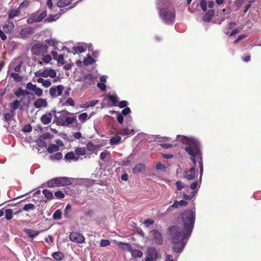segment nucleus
Instances as JSON below:
<instances>
[{"label": "nucleus", "instance_id": "49", "mask_svg": "<svg viewBox=\"0 0 261 261\" xmlns=\"http://www.w3.org/2000/svg\"><path fill=\"white\" fill-rule=\"evenodd\" d=\"M51 60V57L49 55H45L42 57V61L45 64L48 63Z\"/></svg>", "mask_w": 261, "mask_h": 261}, {"label": "nucleus", "instance_id": "55", "mask_svg": "<svg viewBox=\"0 0 261 261\" xmlns=\"http://www.w3.org/2000/svg\"><path fill=\"white\" fill-rule=\"evenodd\" d=\"M154 222L153 220L148 219L144 221V224L146 227H148L149 226L153 224Z\"/></svg>", "mask_w": 261, "mask_h": 261}, {"label": "nucleus", "instance_id": "42", "mask_svg": "<svg viewBox=\"0 0 261 261\" xmlns=\"http://www.w3.org/2000/svg\"><path fill=\"white\" fill-rule=\"evenodd\" d=\"M13 211L11 209H6L5 211V218L7 220H9L12 218Z\"/></svg>", "mask_w": 261, "mask_h": 261}, {"label": "nucleus", "instance_id": "6", "mask_svg": "<svg viewBox=\"0 0 261 261\" xmlns=\"http://www.w3.org/2000/svg\"><path fill=\"white\" fill-rule=\"evenodd\" d=\"M57 73L55 70L52 68H45L42 71L35 73V76H41L44 78L49 77L54 78L56 76Z\"/></svg>", "mask_w": 261, "mask_h": 261}, {"label": "nucleus", "instance_id": "59", "mask_svg": "<svg viewBox=\"0 0 261 261\" xmlns=\"http://www.w3.org/2000/svg\"><path fill=\"white\" fill-rule=\"evenodd\" d=\"M47 16V12L46 10H44L41 12H39V17L40 19V21H41L43 19L45 18Z\"/></svg>", "mask_w": 261, "mask_h": 261}, {"label": "nucleus", "instance_id": "40", "mask_svg": "<svg viewBox=\"0 0 261 261\" xmlns=\"http://www.w3.org/2000/svg\"><path fill=\"white\" fill-rule=\"evenodd\" d=\"M28 93L25 90L22 89L21 88H19L15 92V94L17 97H20L23 95L24 96L26 94H28Z\"/></svg>", "mask_w": 261, "mask_h": 261}, {"label": "nucleus", "instance_id": "48", "mask_svg": "<svg viewBox=\"0 0 261 261\" xmlns=\"http://www.w3.org/2000/svg\"><path fill=\"white\" fill-rule=\"evenodd\" d=\"M47 186L50 188L57 187L56 178L49 180L47 183Z\"/></svg>", "mask_w": 261, "mask_h": 261}, {"label": "nucleus", "instance_id": "63", "mask_svg": "<svg viewBox=\"0 0 261 261\" xmlns=\"http://www.w3.org/2000/svg\"><path fill=\"white\" fill-rule=\"evenodd\" d=\"M166 168L165 165L161 163H158L156 165L155 168L156 169H163Z\"/></svg>", "mask_w": 261, "mask_h": 261}, {"label": "nucleus", "instance_id": "57", "mask_svg": "<svg viewBox=\"0 0 261 261\" xmlns=\"http://www.w3.org/2000/svg\"><path fill=\"white\" fill-rule=\"evenodd\" d=\"M32 126L30 124L25 125L22 128L23 131L25 133L31 132L32 131Z\"/></svg>", "mask_w": 261, "mask_h": 261}, {"label": "nucleus", "instance_id": "60", "mask_svg": "<svg viewBox=\"0 0 261 261\" xmlns=\"http://www.w3.org/2000/svg\"><path fill=\"white\" fill-rule=\"evenodd\" d=\"M56 61L58 62V63L61 64L62 65H63L65 63L63 56L62 55H59V56L56 59Z\"/></svg>", "mask_w": 261, "mask_h": 261}, {"label": "nucleus", "instance_id": "24", "mask_svg": "<svg viewBox=\"0 0 261 261\" xmlns=\"http://www.w3.org/2000/svg\"><path fill=\"white\" fill-rule=\"evenodd\" d=\"M32 32V29L31 27H27L22 29L19 33L21 38H25Z\"/></svg>", "mask_w": 261, "mask_h": 261}, {"label": "nucleus", "instance_id": "4", "mask_svg": "<svg viewBox=\"0 0 261 261\" xmlns=\"http://www.w3.org/2000/svg\"><path fill=\"white\" fill-rule=\"evenodd\" d=\"M199 6L203 12H206L207 11V7L211 9L206 12L202 18L204 22H210L214 15V11L212 9L214 6V2L206 1V0H201L200 2Z\"/></svg>", "mask_w": 261, "mask_h": 261}, {"label": "nucleus", "instance_id": "46", "mask_svg": "<svg viewBox=\"0 0 261 261\" xmlns=\"http://www.w3.org/2000/svg\"><path fill=\"white\" fill-rule=\"evenodd\" d=\"M58 18L57 15H49L47 18L45 19L44 21L46 22H50L57 20Z\"/></svg>", "mask_w": 261, "mask_h": 261}, {"label": "nucleus", "instance_id": "20", "mask_svg": "<svg viewBox=\"0 0 261 261\" xmlns=\"http://www.w3.org/2000/svg\"><path fill=\"white\" fill-rule=\"evenodd\" d=\"M79 81L84 82L85 84L90 85L93 82V76L91 74H87L83 78L79 79Z\"/></svg>", "mask_w": 261, "mask_h": 261}, {"label": "nucleus", "instance_id": "26", "mask_svg": "<svg viewBox=\"0 0 261 261\" xmlns=\"http://www.w3.org/2000/svg\"><path fill=\"white\" fill-rule=\"evenodd\" d=\"M129 252L131 253L132 256L135 258H140L143 255L142 252L140 250L135 249H133L132 248Z\"/></svg>", "mask_w": 261, "mask_h": 261}, {"label": "nucleus", "instance_id": "19", "mask_svg": "<svg viewBox=\"0 0 261 261\" xmlns=\"http://www.w3.org/2000/svg\"><path fill=\"white\" fill-rule=\"evenodd\" d=\"M196 172L195 168L192 167L189 170L185 171V177L188 180H193L195 178Z\"/></svg>", "mask_w": 261, "mask_h": 261}, {"label": "nucleus", "instance_id": "33", "mask_svg": "<svg viewBox=\"0 0 261 261\" xmlns=\"http://www.w3.org/2000/svg\"><path fill=\"white\" fill-rule=\"evenodd\" d=\"M52 257L57 260H61L64 258V254L61 252H56L52 254Z\"/></svg>", "mask_w": 261, "mask_h": 261}, {"label": "nucleus", "instance_id": "38", "mask_svg": "<svg viewBox=\"0 0 261 261\" xmlns=\"http://www.w3.org/2000/svg\"><path fill=\"white\" fill-rule=\"evenodd\" d=\"M121 140V138L119 136H116L110 139V144L115 145L118 144Z\"/></svg>", "mask_w": 261, "mask_h": 261}, {"label": "nucleus", "instance_id": "3", "mask_svg": "<svg viewBox=\"0 0 261 261\" xmlns=\"http://www.w3.org/2000/svg\"><path fill=\"white\" fill-rule=\"evenodd\" d=\"M156 8L160 18L166 24H172L175 18V10L169 6L167 0H157Z\"/></svg>", "mask_w": 261, "mask_h": 261}, {"label": "nucleus", "instance_id": "35", "mask_svg": "<svg viewBox=\"0 0 261 261\" xmlns=\"http://www.w3.org/2000/svg\"><path fill=\"white\" fill-rule=\"evenodd\" d=\"M63 157L62 154L61 152H58L54 155H50L49 159L52 160H60Z\"/></svg>", "mask_w": 261, "mask_h": 261}, {"label": "nucleus", "instance_id": "28", "mask_svg": "<svg viewBox=\"0 0 261 261\" xmlns=\"http://www.w3.org/2000/svg\"><path fill=\"white\" fill-rule=\"evenodd\" d=\"M20 14V11L18 9H11L8 14L9 19H12L15 17L18 16Z\"/></svg>", "mask_w": 261, "mask_h": 261}, {"label": "nucleus", "instance_id": "22", "mask_svg": "<svg viewBox=\"0 0 261 261\" xmlns=\"http://www.w3.org/2000/svg\"><path fill=\"white\" fill-rule=\"evenodd\" d=\"M145 165L142 163L137 164L135 167L133 168V172L134 174H138L140 172H143L145 171Z\"/></svg>", "mask_w": 261, "mask_h": 261}, {"label": "nucleus", "instance_id": "53", "mask_svg": "<svg viewBox=\"0 0 261 261\" xmlns=\"http://www.w3.org/2000/svg\"><path fill=\"white\" fill-rule=\"evenodd\" d=\"M55 195L58 199H62L64 197V194L62 191H60L56 192Z\"/></svg>", "mask_w": 261, "mask_h": 261}, {"label": "nucleus", "instance_id": "32", "mask_svg": "<svg viewBox=\"0 0 261 261\" xmlns=\"http://www.w3.org/2000/svg\"><path fill=\"white\" fill-rule=\"evenodd\" d=\"M59 149V148L58 145L54 144H50L49 145L47 150L49 153H52L54 152L58 151Z\"/></svg>", "mask_w": 261, "mask_h": 261}, {"label": "nucleus", "instance_id": "37", "mask_svg": "<svg viewBox=\"0 0 261 261\" xmlns=\"http://www.w3.org/2000/svg\"><path fill=\"white\" fill-rule=\"evenodd\" d=\"M87 148L88 150L92 151L96 150L98 148V146L92 142H89L87 145Z\"/></svg>", "mask_w": 261, "mask_h": 261}, {"label": "nucleus", "instance_id": "5", "mask_svg": "<svg viewBox=\"0 0 261 261\" xmlns=\"http://www.w3.org/2000/svg\"><path fill=\"white\" fill-rule=\"evenodd\" d=\"M149 241L152 244L161 245L163 244V237L161 233L156 229H153L150 231Z\"/></svg>", "mask_w": 261, "mask_h": 261}, {"label": "nucleus", "instance_id": "61", "mask_svg": "<svg viewBox=\"0 0 261 261\" xmlns=\"http://www.w3.org/2000/svg\"><path fill=\"white\" fill-rule=\"evenodd\" d=\"M20 105V102L18 100H15L12 103V108L13 110L17 109Z\"/></svg>", "mask_w": 261, "mask_h": 261}, {"label": "nucleus", "instance_id": "43", "mask_svg": "<svg viewBox=\"0 0 261 261\" xmlns=\"http://www.w3.org/2000/svg\"><path fill=\"white\" fill-rule=\"evenodd\" d=\"M42 193L43 194L44 196L48 199H51L53 198V193L46 189L43 190L42 191Z\"/></svg>", "mask_w": 261, "mask_h": 261}, {"label": "nucleus", "instance_id": "30", "mask_svg": "<svg viewBox=\"0 0 261 261\" xmlns=\"http://www.w3.org/2000/svg\"><path fill=\"white\" fill-rule=\"evenodd\" d=\"M65 159L67 160H74L76 161L79 160V157H75V154L73 152H69L65 154Z\"/></svg>", "mask_w": 261, "mask_h": 261}, {"label": "nucleus", "instance_id": "1", "mask_svg": "<svg viewBox=\"0 0 261 261\" xmlns=\"http://www.w3.org/2000/svg\"><path fill=\"white\" fill-rule=\"evenodd\" d=\"M180 218L181 226H172L169 228L170 239L173 244V250L176 253L182 252L192 231L195 213L191 210L185 211L180 214Z\"/></svg>", "mask_w": 261, "mask_h": 261}, {"label": "nucleus", "instance_id": "21", "mask_svg": "<svg viewBox=\"0 0 261 261\" xmlns=\"http://www.w3.org/2000/svg\"><path fill=\"white\" fill-rule=\"evenodd\" d=\"M53 118V114L51 113H48L45 114H44L41 117V122L45 125L49 124Z\"/></svg>", "mask_w": 261, "mask_h": 261}, {"label": "nucleus", "instance_id": "56", "mask_svg": "<svg viewBox=\"0 0 261 261\" xmlns=\"http://www.w3.org/2000/svg\"><path fill=\"white\" fill-rule=\"evenodd\" d=\"M51 85V81L49 79L44 80L43 84H42V85L45 88H48V87H50Z\"/></svg>", "mask_w": 261, "mask_h": 261}, {"label": "nucleus", "instance_id": "14", "mask_svg": "<svg viewBox=\"0 0 261 261\" xmlns=\"http://www.w3.org/2000/svg\"><path fill=\"white\" fill-rule=\"evenodd\" d=\"M87 47L86 44L84 43H79L77 46L72 47V49L73 51V54H81L86 51Z\"/></svg>", "mask_w": 261, "mask_h": 261}, {"label": "nucleus", "instance_id": "29", "mask_svg": "<svg viewBox=\"0 0 261 261\" xmlns=\"http://www.w3.org/2000/svg\"><path fill=\"white\" fill-rule=\"evenodd\" d=\"M45 42L47 43L49 46H54V49H58V47H57V45L58 44V42L56 39L50 38L49 39L46 40Z\"/></svg>", "mask_w": 261, "mask_h": 261}, {"label": "nucleus", "instance_id": "17", "mask_svg": "<svg viewBox=\"0 0 261 261\" xmlns=\"http://www.w3.org/2000/svg\"><path fill=\"white\" fill-rule=\"evenodd\" d=\"M34 106L37 109L45 108L47 106V100L44 98H39L34 102Z\"/></svg>", "mask_w": 261, "mask_h": 261}, {"label": "nucleus", "instance_id": "52", "mask_svg": "<svg viewBox=\"0 0 261 261\" xmlns=\"http://www.w3.org/2000/svg\"><path fill=\"white\" fill-rule=\"evenodd\" d=\"M110 242L108 240H102L100 243V247H103L109 246Z\"/></svg>", "mask_w": 261, "mask_h": 261}, {"label": "nucleus", "instance_id": "23", "mask_svg": "<svg viewBox=\"0 0 261 261\" xmlns=\"http://www.w3.org/2000/svg\"><path fill=\"white\" fill-rule=\"evenodd\" d=\"M117 245L121 249L126 252H130L132 248L131 245L126 243L119 242Z\"/></svg>", "mask_w": 261, "mask_h": 261}, {"label": "nucleus", "instance_id": "64", "mask_svg": "<svg viewBox=\"0 0 261 261\" xmlns=\"http://www.w3.org/2000/svg\"><path fill=\"white\" fill-rule=\"evenodd\" d=\"M128 105V102L127 101L123 100L119 102V107L120 108H123L126 107Z\"/></svg>", "mask_w": 261, "mask_h": 261}, {"label": "nucleus", "instance_id": "18", "mask_svg": "<svg viewBox=\"0 0 261 261\" xmlns=\"http://www.w3.org/2000/svg\"><path fill=\"white\" fill-rule=\"evenodd\" d=\"M57 187L65 186L71 184V182L67 177L56 178Z\"/></svg>", "mask_w": 261, "mask_h": 261}, {"label": "nucleus", "instance_id": "39", "mask_svg": "<svg viewBox=\"0 0 261 261\" xmlns=\"http://www.w3.org/2000/svg\"><path fill=\"white\" fill-rule=\"evenodd\" d=\"M53 217L55 220H60L62 217V212L60 210L56 211L53 214Z\"/></svg>", "mask_w": 261, "mask_h": 261}, {"label": "nucleus", "instance_id": "10", "mask_svg": "<svg viewBox=\"0 0 261 261\" xmlns=\"http://www.w3.org/2000/svg\"><path fill=\"white\" fill-rule=\"evenodd\" d=\"M32 50L34 54L38 56L46 53L48 50V46L46 44H37L33 46Z\"/></svg>", "mask_w": 261, "mask_h": 261}, {"label": "nucleus", "instance_id": "12", "mask_svg": "<svg viewBox=\"0 0 261 261\" xmlns=\"http://www.w3.org/2000/svg\"><path fill=\"white\" fill-rule=\"evenodd\" d=\"M158 257V252L155 248L149 247L147 252L145 261H156Z\"/></svg>", "mask_w": 261, "mask_h": 261}, {"label": "nucleus", "instance_id": "45", "mask_svg": "<svg viewBox=\"0 0 261 261\" xmlns=\"http://www.w3.org/2000/svg\"><path fill=\"white\" fill-rule=\"evenodd\" d=\"M35 206L34 204L32 203H29L24 205L23 207V210L25 211H29L30 210L35 209Z\"/></svg>", "mask_w": 261, "mask_h": 261}, {"label": "nucleus", "instance_id": "44", "mask_svg": "<svg viewBox=\"0 0 261 261\" xmlns=\"http://www.w3.org/2000/svg\"><path fill=\"white\" fill-rule=\"evenodd\" d=\"M11 76L16 82H20L22 80V77L19 74L16 72H13L11 74Z\"/></svg>", "mask_w": 261, "mask_h": 261}, {"label": "nucleus", "instance_id": "16", "mask_svg": "<svg viewBox=\"0 0 261 261\" xmlns=\"http://www.w3.org/2000/svg\"><path fill=\"white\" fill-rule=\"evenodd\" d=\"M3 29L5 33H11L14 29V24L12 21L8 20V21L3 25Z\"/></svg>", "mask_w": 261, "mask_h": 261}, {"label": "nucleus", "instance_id": "50", "mask_svg": "<svg viewBox=\"0 0 261 261\" xmlns=\"http://www.w3.org/2000/svg\"><path fill=\"white\" fill-rule=\"evenodd\" d=\"M176 186L177 187V190L179 191L183 189L186 186V185L179 180L176 181Z\"/></svg>", "mask_w": 261, "mask_h": 261}, {"label": "nucleus", "instance_id": "51", "mask_svg": "<svg viewBox=\"0 0 261 261\" xmlns=\"http://www.w3.org/2000/svg\"><path fill=\"white\" fill-rule=\"evenodd\" d=\"M109 99L115 105L118 101L117 95H109Z\"/></svg>", "mask_w": 261, "mask_h": 261}, {"label": "nucleus", "instance_id": "11", "mask_svg": "<svg viewBox=\"0 0 261 261\" xmlns=\"http://www.w3.org/2000/svg\"><path fill=\"white\" fill-rule=\"evenodd\" d=\"M66 121L65 122V126H73V124H76V128L78 129H80L81 128V124H77V120H76V116L74 113H71L70 115L68 116Z\"/></svg>", "mask_w": 261, "mask_h": 261}, {"label": "nucleus", "instance_id": "15", "mask_svg": "<svg viewBox=\"0 0 261 261\" xmlns=\"http://www.w3.org/2000/svg\"><path fill=\"white\" fill-rule=\"evenodd\" d=\"M39 22H40V19L39 17V11H36L32 13L30 17L27 19V22L29 24Z\"/></svg>", "mask_w": 261, "mask_h": 261}, {"label": "nucleus", "instance_id": "13", "mask_svg": "<svg viewBox=\"0 0 261 261\" xmlns=\"http://www.w3.org/2000/svg\"><path fill=\"white\" fill-rule=\"evenodd\" d=\"M26 87L27 89L34 91L35 95L38 97L41 96L43 94L42 90L31 82L27 83Z\"/></svg>", "mask_w": 261, "mask_h": 261}, {"label": "nucleus", "instance_id": "8", "mask_svg": "<svg viewBox=\"0 0 261 261\" xmlns=\"http://www.w3.org/2000/svg\"><path fill=\"white\" fill-rule=\"evenodd\" d=\"M69 240L72 242L82 244L85 242V238L82 233L72 231L69 234Z\"/></svg>", "mask_w": 261, "mask_h": 261}, {"label": "nucleus", "instance_id": "25", "mask_svg": "<svg viewBox=\"0 0 261 261\" xmlns=\"http://www.w3.org/2000/svg\"><path fill=\"white\" fill-rule=\"evenodd\" d=\"M93 112L90 116H88L87 113H83L78 116V118L82 123L86 122V121L90 118L91 116L93 115Z\"/></svg>", "mask_w": 261, "mask_h": 261}, {"label": "nucleus", "instance_id": "31", "mask_svg": "<svg viewBox=\"0 0 261 261\" xmlns=\"http://www.w3.org/2000/svg\"><path fill=\"white\" fill-rule=\"evenodd\" d=\"M72 2V0H60L57 3L58 7L63 8L69 5Z\"/></svg>", "mask_w": 261, "mask_h": 261}, {"label": "nucleus", "instance_id": "34", "mask_svg": "<svg viewBox=\"0 0 261 261\" xmlns=\"http://www.w3.org/2000/svg\"><path fill=\"white\" fill-rule=\"evenodd\" d=\"M25 231L26 233L30 238H32L36 237L39 234V231L31 230V229H25Z\"/></svg>", "mask_w": 261, "mask_h": 261}, {"label": "nucleus", "instance_id": "7", "mask_svg": "<svg viewBox=\"0 0 261 261\" xmlns=\"http://www.w3.org/2000/svg\"><path fill=\"white\" fill-rule=\"evenodd\" d=\"M69 115H70V113L67 111H62L58 112L57 115L55 116V120L57 123L61 126H65L66 119Z\"/></svg>", "mask_w": 261, "mask_h": 261}, {"label": "nucleus", "instance_id": "36", "mask_svg": "<svg viewBox=\"0 0 261 261\" xmlns=\"http://www.w3.org/2000/svg\"><path fill=\"white\" fill-rule=\"evenodd\" d=\"M95 62L90 56L88 55L87 57L84 60V64L86 65L92 64Z\"/></svg>", "mask_w": 261, "mask_h": 261}, {"label": "nucleus", "instance_id": "62", "mask_svg": "<svg viewBox=\"0 0 261 261\" xmlns=\"http://www.w3.org/2000/svg\"><path fill=\"white\" fill-rule=\"evenodd\" d=\"M29 5V2L28 0L23 1L19 5V9L22 8L23 7H27Z\"/></svg>", "mask_w": 261, "mask_h": 261}, {"label": "nucleus", "instance_id": "41", "mask_svg": "<svg viewBox=\"0 0 261 261\" xmlns=\"http://www.w3.org/2000/svg\"><path fill=\"white\" fill-rule=\"evenodd\" d=\"M75 152L77 155H84L86 154V149L84 147H79L75 149Z\"/></svg>", "mask_w": 261, "mask_h": 261}, {"label": "nucleus", "instance_id": "58", "mask_svg": "<svg viewBox=\"0 0 261 261\" xmlns=\"http://www.w3.org/2000/svg\"><path fill=\"white\" fill-rule=\"evenodd\" d=\"M192 194L193 195L191 196V195H188L186 194H184L183 195V198L185 200H190L192 198V197L195 195V194H196V192L195 191H193L192 192Z\"/></svg>", "mask_w": 261, "mask_h": 261}, {"label": "nucleus", "instance_id": "47", "mask_svg": "<svg viewBox=\"0 0 261 261\" xmlns=\"http://www.w3.org/2000/svg\"><path fill=\"white\" fill-rule=\"evenodd\" d=\"M64 106H74V102L71 98H68L64 103L62 104Z\"/></svg>", "mask_w": 261, "mask_h": 261}, {"label": "nucleus", "instance_id": "54", "mask_svg": "<svg viewBox=\"0 0 261 261\" xmlns=\"http://www.w3.org/2000/svg\"><path fill=\"white\" fill-rule=\"evenodd\" d=\"M165 261H176V258L174 259L173 256L170 254H166L165 257Z\"/></svg>", "mask_w": 261, "mask_h": 261}, {"label": "nucleus", "instance_id": "2", "mask_svg": "<svg viewBox=\"0 0 261 261\" xmlns=\"http://www.w3.org/2000/svg\"><path fill=\"white\" fill-rule=\"evenodd\" d=\"M177 139L181 142L183 144L188 146L186 147L185 150L191 156V159L194 165H196V163L195 158L196 156H198V162L200 168L199 181H194L190 185L191 189L195 190L198 187H200L203 171L200 143L197 139L194 138H188L184 136H177Z\"/></svg>", "mask_w": 261, "mask_h": 261}, {"label": "nucleus", "instance_id": "27", "mask_svg": "<svg viewBox=\"0 0 261 261\" xmlns=\"http://www.w3.org/2000/svg\"><path fill=\"white\" fill-rule=\"evenodd\" d=\"M119 134L123 136L133 135L134 130L128 128H124L119 130Z\"/></svg>", "mask_w": 261, "mask_h": 261}, {"label": "nucleus", "instance_id": "9", "mask_svg": "<svg viewBox=\"0 0 261 261\" xmlns=\"http://www.w3.org/2000/svg\"><path fill=\"white\" fill-rule=\"evenodd\" d=\"M64 89L63 85L54 86L49 89V93L52 98H56L62 94Z\"/></svg>", "mask_w": 261, "mask_h": 261}]
</instances>
